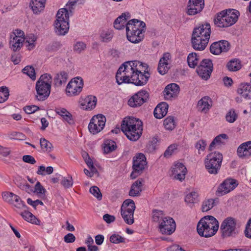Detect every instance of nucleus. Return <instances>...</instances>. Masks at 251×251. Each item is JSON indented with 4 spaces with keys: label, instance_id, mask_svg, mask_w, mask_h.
<instances>
[{
    "label": "nucleus",
    "instance_id": "nucleus-1",
    "mask_svg": "<svg viewBox=\"0 0 251 251\" xmlns=\"http://www.w3.org/2000/svg\"><path fill=\"white\" fill-rule=\"evenodd\" d=\"M121 129L129 140L135 141L142 134L143 123L133 117H126L122 122Z\"/></svg>",
    "mask_w": 251,
    "mask_h": 251
},
{
    "label": "nucleus",
    "instance_id": "nucleus-2",
    "mask_svg": "<svg viewBox=\"0 0 251 251\" xmlns=\"http://www.w3.org/2000/svg\"><path fill=\"white\" fill-rule=\"evenodd\" d=\"M219 224L212 216H205L198 222L197 230L201 237L208 238L214 235L218 230Z\"/></svg>",
    "mask_w": 251,
    "mask_h": 251
},
{
    "label": "nucleus",
    "instance_id": "nucleus-3",
    "mask_svg": "<svg viewBox=\"0 0 251 251\" xmlns=\"http://www.w3.org/2000/svg\"><path fill=\"white\" fill-rule=\"evenodd\" d=\"M239 13L234 9L224 10L216 14L214 19L215 25L219 27H227L238 20Z\"/></svg>",
    "mask_w": 251,
    "mask_h": 251
},
{
    "label": "nucleus",
    "instance_id": "nucleus-4",
    "mask_svg": "<svg viewBox=\"0 0 251 251\" xmlns=\"http://www.w3.org/2000/svg\"><path fill=\"white\" fill-rule=\"evenodd\" d=\"M52 81V76L50 74H44L40 76L35 87L37 100L44 101L47 99L50 93Z\"/></svg>",
    "mask_w": 251,
    "mask_h": 251
},
{
    "label": "nucleus",
    "instance_id": "nucleus-5",
    "mask_svg": "<svg viewBox=\"0 0 251 251\" xmlns=\"http://www.w3.org/2000/svg\"><path fill=\"white\" fill-rule=\"evenodd\" d=\"M54 21V31L59 36L66 35L69 29V14L67 8L60 9L56 15Z\"/></svg>",
    "mask_w": 251,
    "mask_h": 251
},
{
    "label": "nucleus",
    "instance_id": "nucleus-6",
    "mask_svg": "<svg viewBox=\"0 0 251 251\" xmlns=\"http://www.w3.org/2000/svg\"><path fill=\"white\" fill-rule=\"evenodd\" d=\"M223 155L219 152L208 154L205 159L204 164L207 171L210 174L216 175L220 169Z\"/></svg>",
    "mask_w": 251,
    "mask_h": 251
},
{
    "label": "nucleus",
    "instance_id": "nucleus-7",
    "mask_svg": "<svg viewBox=\"0 0 251 251\" xmlns=\"http://www.w3.org/2000/svg\"><path fill=\"white\" fill-rule=\"evenodd\" d=\"M237 220L232 217H228L222 223L220 226L221 236L223 238L235 237L239 233L237 227Z\"/></svg>",
    "mask_w": 251,
    "mask_h": 251
},
{
    "label": "nucleus",
    "instance_id": "nucleus-8",
    "mask_svg": "<svg viewBox=\"0 0 251 251\" xmlns=\"http://www.w3.org/2000/svg\"><path fill=\"white\" fill-rule=\"evenodd\" d=\"M136 206L131 199L126 200L121 207V214L126 223L132 225L134 223L133 215Z\"/></svg>",
    "mask_w": 251,
    "mask_h": 251
},
{
    "label": "nucleus",
    "instance_id": "nucleus-9",
    "mask_svg": "<svg viewBox=\"0 0 251 251\" xmlns=\"http://www.w3.org/2000/svg\"><path fill=\"white\" fill-rule=\"evenodd\" d=\"M147 164L146 158L142 153L137 154L133 158V171L130 174L132 179H135L142 173Z\"/></svg>",
    "mask_w": 251,
    "mask_h": 251
},
{
    "label": "nucleus",
    "instance_id": "nucleus-10",
    "mask_svg": "<svg viewBox=\"0 0 251 251\" xmlns=\"http://www.w3.org/2000/svg\"><path fill=\"white\" fill-rule=\"evenodd\" d=\"M106 122V118L102 114L95 115L91 119L88 125L89 131L96 134L100 132L104 127Z\"/></svg>",
    "mask_w": 251,
    "mask_h": 251
},
{
    "label": "nucleus",
    "instance_id": "nucleus-11",
    "mask_svg": "<svg viewBox=\"0 0 251 251\" xmlns=\"http://www.w3.org/2000/svg\"><path fill=\"white\" fill-rule=\"evenodd\" d=\"M213 71V63L209 59H204L197 68V73L202 79L207 80L209 78Z\"/></svg>",
    "mask_w": 251,
    "mask_h": 251
},
{
    "label": "nucleus",
    "instance_id": "nucleus-12",
    "mask_svg": "<svg viewBox=\"0 0 251 251\" xmlns=\"http://www.w3.org/2000/svg\"><path fill=\"white\" fill-rule=\"evenodd\" d=\"M149 98V93L146 90H142L135 94L129 99L128 104L131 107H138L147 102Z\"/></svg>",
    "mask_w": 251,
    "mask_h": 251
},
{
    "label": "nucleus",
    "instance_id": "nucleus-13",
    "mask_svg": "<svg viewBox=\"0 0 251 251\" xmlns=\"http://www.w3.org/2000/svg\"><path fill=\"white\" fill-rule=\"evenodd\" d=\"M83 81L81 77H76L71 80L66 87V93L68 96H75L82 91Z\"/></svg>",
    "mask_w": 251,
    "mask_h": 251
},
{
    "label": "nucleus",
    "instance_id": "nucleus-14",
    "mask_svg": "<svg viewBox=\"0 0 251 251\" xmlns=\"http://www.w3.org/2000/svg\"><path fill=\"white\" fill-rule=\"evenodd\" d=\"M211 34V26L209 23H206L204 24H201L197 27L194 28L192 37L210 39Z\"/></svg>",
    "mask_w": 251,
    "mask_h": 251
},
{
    "label": "nucleus",
    "instance_id": "nucleus-15",
    "mask_svg": "<svg viewBox=\"0 0 251 251\" xmlns=\"http://www.w3.org/2000/svg\"><path fill=\"white\" fill-rule=\"evenodd\" d=\"M176 223L171 217H166L159 224L158 228L160 232L163 234L171 235L176 229Z\"/></svg>",
    "mask_w": 251,
    "mask_h": 251
},
{
    "label": "nucleus",
    "instance_id": "nucleus-16",
    "mask_svg": "<svg viewBox=\"0 0 251 251\" xmlns=\"http://www.w3.org/2000/svg\"><path fill=\"white\" fill-rule=\"evenodd\" d=\"M237 186L236 181L232 178L226 179L218 187L216 192L218 196H223L233 190Z\"/></svg>",
    "mask_w": 251,
    "mask_h": 251
},
{
    "label": "nucleus",
    "instance_id": "nucleus-17",
    "mask_svg": "<svg viewBox=\"0 0 251 251\" xmlns=\"http://www.w3.org/2000/svg\"><path fill=\"white\" fill-rule=\"evenodd\" d=\"M150 77V74L148 71L144 70L142 72L141 70L131 75V82L136 86H143L147 84Z\"/></svg>",
    "mask_w": 251,
    "mask_h": 251
},
{
    "label": "nucleus",
    "instance_id": "nucleus-18",
    "mask_svg": "<svg viewBox=\"0 0 251 251\" xmlns=\"http://www.w3.org/2000/svg\"><path fill=\"white\" fill-rule=\"evenodd\" d=\"M230 48L228 41L222 40L213 43L210 47V51L213 54H219L222 52H227Z\"/></svg>",
    "mask_w": 251,
    "mask_h": 251
},
{
    "label": "nucleus",
    "instance_id": "nucleus-19",
    "mask_svg": "<svg viewBox=\"0 0 251 251\" xmlns=\"http://www.w3.org/2000/svg\"><path fill=\"white\" fill-rule=\"evenodd\" d=\"M204 0H189L187 6V14L194 15L200 13L204 8Z\"/></svg>",
    "mask_w": 251,
    "mask_h": 251
},
{
    "label": "nucleus",
    "instance_id": "nucleus-20",
    "mask_svg": "<svg viewBox=\"0 0 251 251\" xmlns=\"http://www.w3.org/2000/svg\"><path fill=\"white\" fill-rule=\"evenodd\" d=\"M146 24L138 19H133L129 20L126 25V31L138 32L142 30V32H145L146 29Z\"/></svg>",
    "mask_w": 251,
    "mask_h": 251
},
{
    "label": "nucleus",
    "instance_id": "nucleus-21",
    "mask_svg": "<svg viewBox=\"0 0 251 251\" xmlns=\"http://www.w3.org/2000/svg\"><path fill=\"white\" fill-rule=\"evenodd\" d=\"M179 91V86L176 83L167 85L163 92L165 99L169 100L173 98L177 97Z\"/></svg>",
    "mask_w": 251,
    "mask_h": 251
},
{
    "label": "nucleus",
    "instance_id": "nucleus-22",
    "mask_svg": "<svg viewBox=\"0 0 251 251\" xmlns=\"http://www.w3.org/2000/svg\"><path fill=\"white\" fill-rule=\"evenodd\" d=\"M172 172L176 179L182 181L185 178L187 169L182 163H177L172 168Z\"/></svg>",
    "mask_w": 251,
    "mask_h": 251
},
{
    "label": "nucleus",
    "instance_id": "nucleus-23",
    "mask_svg": "<svg viewBox=\"0 0 251 251\" xmlns=\"http://www.w3.org/2000/svg\"><path fill=\"white\" fill-rule=\"evenodd\" d=\"M130 17V13L128 12L122 13L121 15L119 16L113 23L115 28L120 30L124 29L126 25V21Z\"/></svg>",
    "mask_w": 251,
    "mask_h": 251
},
{
    "label": "nucleus",
    "instance_id": "nucleus-24",
    "mask_svg": "<svg viewBox=\"0 0 251 251\" xmlns=\"http://www.w3.org/2000/svg\"><path fill=\"white\" fill-rule=\"evenodd\" d=\"M25 38L20 37H13L12 35L10 36L9 41V47L14 52L18 51L23 46L25 41Z\"/></svg>",
    "mask_w": 251,
    "mask_h": 251
},
{
    "label": "nucleus",
    "instance_id": "nucleus-25",
    "mask_svg": "<svg viewBox=\"0 0 251 251\" xmlns=\"http://www.w3.org/2000/svg\"><path fill=\"white\" fill-rule=\"evenodd\" d=\"M144 32H142V30L137 32L136 31L132 32L131 31H126L127 39L132 43H138L144 39Z\"/></svg>",
    "mask_w": 251,
    "mask_h": 251
},
{
    "label": "nucleus",
    "instance_id": "nucleus-26",
    "mask_svg": "<svg viewBox=\"0 0 251 251\" xmlns=\"http://www.w3.org/2000/svg\"><path fill=\"white\" fill-rule=\"evenodd\" d=\"M212 105V100L208 96H204L200 100L198 103V108L201 112L206 113Z\"/></svg>",
    "mask_w": 251,
    "mask_h": 251
},
{
    "label": "nucleus",
    "instance_id": "nucleus-27",
    "mask_svg": "<svg viewBox=\"0 0 251 251\" xmlns=\"http://www.w3.org/2000/svg\"><path fill=\"white\" fill-rule=\"evenodd\" d=\"M209 39L199 38L196 37L191 38L192 47L194 50H203L207 46Z\"/></svg>",
    "mask_w": 251,
    "mask_h": 251
},
{
    "label": "nucleus",
    "instance_id": "nucleus-28",
    "mask_svg": "<svg viewBox=\"0 0 251 251\" xmlns=\"http://www.w3.org/2000/svg\"><path fill=\"white\" fill-rule=\"evenodd\" d=\"M168 110V104L165 102H161L155 108L154 116L157 119H161L166 115Z\"/></svg>",
    "mask_w": 251,
    "mask_h": 251
},
{
    "label": "nucleus",
    "instance_id": "nucleus-29",
    "mask_svg": "<svg viewBox=\"0 0 251 251\" xmlns=\"http://www.w3.org/2000/svg\"><path fill=\"white\" fill-rule=\"evenodd\" d=\"M143 181V179H139L132 184L129 192V195L130 196L135 197L140 195L142 191Z\"/></svg>",
    "mask_w": 251,
    "mask_h": 251
},
{
    "label": "nucleus",
    "instance_id": "nucleus-30",
    "mask_svg": "<svg viewBox=\"0 0 251 251\" xmlns=\"http://www.w3.org/2000/svg\"><path fill=\"white\" fill-rule=\"evenodd\" d=\"M97 101V99L95 96L90 95L81 101V105L83 106H85L86 110H92L96 107Z\"/></svg>",
    "mask_w": 251,
    "mask_h": 251
},
{
    "label": "nucleus",
    "instance_id": "nucleus-31",
    "mask_svg": "<svg viewBox=\"0 0 251 251\" xmlns=\"http://www.w3.org/2000/svg\"><path fill=\"white\" fill-rule=\"evenodd\" d=\"M28 208L26 205V208H21L20 209L23 210V212H22L20 213V215L26 221L37 225L38 224L37 223V221L39 222V221L34 215L28 211Z\"/></svg>",
    "mask_w": 251,
    "mask_h": 251
},
{
    "label": "nucleus",
    "instance_id": "nucleus-32",
    "mask_svg": "<svg viewBox=\"0 0 251 251\" xmlns=\"http://www.w3.org/2000/svg\"><path fill=\"white\" fill-rule=\"evenodd\" d=\"M46 0H32L29 6L31 7L34 13L38 14L43 10Z\"/></svg>",
    "mask_w": 251,
    "mask_h": 251
},
{
    "label": "nucleus",
    "instance_id": "nucleus-33",
    "mask_svg": "<svg viewBox=\"0 0 251 251\" xmlns=\"http://www.w3.org/2000/svg\"><path fill=\"white\" fill-rule=\"evenodd\" d=\"M68 79V74L65 71H61L56 74L53 78L54 85L56 86H60L63 83H65Z\"/></svg>",
    "mask_w": 251,
    "mask_h": 251
},
{
    "label": "nucleus",
    "instance_id": "nucleus-34",
    "mask_svg": "<svg viewBox=\"0 0 251 251\" xmlns=\"http://www.w3.org/2000/svg\"><path fill=\"white\" fill-rule=\"evenodd\" d=\"M127 65L129 67L128 71L130 75H134L136 73L141 71V66L142 62L135 60L126 62Z\"/></svg>",
    "mask_w": 251,
    "mask_h": 251
},
{
    "label": "nucleus",
    "instance_id": "nucleus-35",
    "mask_svg": "<svg viewBox=\"0 0 251 251\" xmlns=\"http://www.w3.org/2000/svg\"><path fill=\"white\" fill-rule=\"evenodd\" d=\"M218 202V199H209L202 202L201 209L202 212H207L212 209L217 203Z\"/></svg>",
    "mask_w": 251,
    "mask_h": 251
},
{
    "label": "nucleus",
    "instance_id": "nucleus-36",
    "mask_svg": "<svg viewBox=\"0 0 251 251\" xmlns=\"http://www.w3.org/2000/svg\"><path fill=\"white\" fill-rule=\"evenodd\" d=\"M129 73H124L122 75H116V82L118 85H121L123 83H131V75Z\"/></svg>",
    "mask_w": 251,
    "mask_h": 251
},
{
    "label": "nucleus",
    "instance_id": "nucleus-37",
    "mask_svg": "<svg viewBox=\"0 0 251 251\" xmlns=\"http://www.w3.org/2000/svg\"><path fill=\"white\" fill-rule=\"evenodd\" d=\"M241 61L238 59H234L229 61L226 67L229 71H237L241 68Z\"/></svg>",
    "mask_w": 251,
    "mask_h": 251
},
{
    "label": "nucleus",
    "instance_id": "nucleus-38",
    "mask_svg": "<svg viewBox=\"0 0 251 251\" xmlns=\"http://www.w3.org/2000/svg\"><path fill=\"white\" fill-rule=\"evenodd\" d=\"M198 196V194L197 192H192L185 196V201L190 204V206L191 207L193 204L199 201Z\"/></svg>",
    "mask_w": 251,
    "mask_h": 251
},
{
    "label": "nucleus",
    "instance_id": "nucleus-39",
    "mask_svg": "<svg viewBox=\"0 0 251 251\" xmlns=\"http://www.w3.org/2000/svg\"><path fill=\"white\" fill-rule=\"evenodd\" d=\"M104 144L103 152L106 154L114 151L117 148L115 142L111 140L105 141Z\"/></svg>",
    "mask_w": 251,
    "mask_h": 251
},
{
    "label": "nucleus",
    "instance_id": "nucleus-40",
    "mask_svg": "<svg viewBox=\"0 0 251 251\" xmlns=\"http://www.w3.org/2000/svg\"><path fill=\"white\" fill-rule=\"evenodd\" d=\"M199 56L195 52L190 53L187 57V62L190 67L194 68L198 64Z\"/></svg>",
    "mask_w": 251,
    "mask_h": 251
},
{
    "label": "nucleus",
    "instance_id": "nucleus-41",
    "mask_svg": "<svg viewBox=\"0 0 251 251\" xmlns=\"http://www.w3.org/2000/svg\"><path fill=\"white\" fill-rule=\"evenodd\" d=\"M152 218L154 222L158 223L159 224L162 222L164 218H166L164 216L163 212L161 210L153 209L152 211Z\"/></svg>",
    "mask_w": 251,
    "mask_h": 251
},
{
    "label": "nucleus",
    "instance_id": "nucleus-42",
    "mask_svg": "<svg viewBox=\"0 0 251 251\" xmlns=\"http://www.w3.org/2000/svg\"><path fill=\"white\" fill-rule=\"evenodd\" d=\"M163 125L165 128L169 130H172L174 129L176 126V124L173 116H169L167 117L164 120Z\"/></svg>",
    "mask_w": 251,
    "mask_h": 251
},
{
    "label": "nucleus",
    "instance_id": "nucleus-43",
    "mask_svg": "<svg viewBox=\"0 0 251 251\" xmlns=\"http://www.w3.org/2000/svg\"><path fill=\"white\" fill-rule=\"evenodd\" d=\"M40 144L41 149L44 151L50 152L53 149L52 144L44 138H41L40 140Z\"/></svg>",
    "mask_w": 251,
    "mask_h": 251
},
{
    "label": "nucleus",
    "instance_id": "nucleus-44",
    "mask_svg": "<svg viewBox=\"0 0 251 251\" xmlns=\"http://www.w3.org/2000/svg\"><path fill=\"white\" fill-rule=\"evenodd\" d=\"M11 204L18 209L26 208V204L22 201L20 197L16 194L14 196Z\"/></svg>",
    "mask_w": 251,
    "mask_h": 251
},
{
    "label": "nucleus",
    "instance_id": "nucleus-45",
    "mask_svg": "<svg viewBox=\"0 0 251 251\" xmlns=\"http://www.w3.org/2000/svg\"><path fill=\"white\" fill-rule=\"evenodd\" d=\"M238 114L236 113L234 109H230L226 115V119L227 122L230 123H234L238 118Z\"/></svg>",
    "mask_w": 251,
    "mask_h": 251
},
{
    "label": "nucleus",
    "instance_id": "nucleus-46",
    "mask_svg": "<svg viewBox=\"0 0 251 251\" xmlns=\"http://www.w3.org/2000/svg\"><path fill=\"white\" fill-rule=\"evenodd\" d=\"M23 73L26 74L32 80L36 79V74L34 68L31 66L25 67L22 70Z\"/></svg>",
    "mask_w": 251,
    "mask_h": 251
},
{
    "label": "nucleus",
    "instance_id": "nucleus-47",
    "mask_svg": "<svg viewBox=\"0 0 251 251\" xmlns=\"http://www.w3.org/2000/svg\"><path fill=\"white\" fill-rule=\"evenodd\" d=\"M9 95V90L7 87H0V103L3 102L6 100Z\"/></svg>",
    "mask_w": 251,
    "mask_h": 251
},
{
    "label": "nucleus",
    "instance_id": "nucleus-48",
    "mask_svg": "<svg viewBox=\"0 0 251 251\" xmlns=\"http://www.w3.org/2000/svg\"><path fill=\"white\" fill-rule=\"evenodd\" d=\"M60 183L66 189L71 187L73 185V180L72 176L68 175L67 177H63Z\"/></svg>",
    "mask_w": 251,
    "mask_h": 251
},
{
    "label": "nucleus",
    "instance_id": "nucleus-49",
    "mask_svg": "<svg viewBox=\"0 0 251 251\" xmlns=\"http://www.w3.org/2000/svg\"><path fill=\"white\" fill-rule=\"evenodd\" d=\"M113 36V33L109 30L103 31L100 33V37L104 42H109L112 39Z\"/></svg>",
    "mask_w": 251,
    "mask_h": 251
},
{
    "label": "nucleus",
    "instance_id": "nucleus-50",
    "mask_svg": "<svg viewBox=\"0 0 251 251\" xmlns=\"http://www.w3.org/2000/svg\"><path fill=\"white\" fill-rule=\"evenodd\" d=\"M90 192L98 200L102 199V194L100 189L97 186H92L90 188Z\"/></svg>",
    "mask_w": 251,
    "mask_h": 251
},
{
    "label": "nucleus",
    "instance_id": "nucleus-51",
    "mask_svg": "<svg viewBox=\"0 0 251 251\" xmlns=\"http://www.w3.org/2000/svg\"><path fill=\"white\" fill-rule=\"evenodd\" d=\"M168 63H165V62L161 61L159 62L158 66L157 68L158 71L161 75L165 74L168 71Z\"/></svg>",
    "mask_w": 251,
    "mask_h": 251
},
{
    "label": "nucleus",
    "instance_id": "nucleus-52",
    "mask_svg": "<svg viewBox=\"0 0 251 251\" xmlns=\"http://www.w3.org/2000/svg\"><path fill=\"white\" fill-rule=\"evenodd\" d=\"M26 42L28 43V45H26L28 49L30 50L33 49L35 47V42L36 41V37L35 35L33 34H31L29 36H27Z\"/></svg>",
    "mask_w": 251,
    "mask_h": 251
},
{
    "label": "nucleus",
    "instance_id": "nucleus-53",
    "mask_svg": "<svg viewBox=\"0 0 251 251\" xmlns=\"http://www.w3.org/2000/svg\"><path fill=\"white\" fill-rule=\"evenodd\" d=\"M86 48V45L83 42L77 41L74 45V50L77 53H80Z\"/></svg>",
    "mask_w": 251,
    "mask_h": 251
},
{
    "label": "nucleus",
    "instance_id": "nucleus-54",
    "mask_svg": "<svg viewBox=\"0 0 251 251\" xmlns=\"http://www.w3.org/2000/svg\"><path fill=\"white\" fill-rule=\"evenodd\" d=\"M110 242L114 244H118L125 242V238L119 234H112L109 238Z\"/></svg>",
    "mask_w": 251,
    "mask_h": 251
},
{
    "label": "nucleus",
    "instance_id": "nucleus-55",
    "mask_svg": "<svg viewBox=\"0 0 251 251\" xmlns=\"http://www.w3.org/2000/svg\"><path fill=\"white\" fill-rule=\"evenodd\" d=\"M242 144L239 146L237 149V154L239 157L243 158L246 156H249V153H248L246 148Z\"/></svg>",
    "mask_w": 251,
    "mask_h": 251
},
{
    "label": "nucleus",
    "instance_id": "nucleus-56",
    "mask_svg": "<svg viewBox=\"0 0 251 251\" xmlns=\"http://www.w3.org/2000/svg\"><path fill=\"white\" fill-rule=\"evenodd\" d=\"M206 142L203 139H201L197 142L195 144V148L198 150L199 153H200V151H204L206 146Z\"/></svg>",
    "mask_w": 251,
    "mask_h": 251
},
{
    "label": "nucleus",
    "instance_id": "nucleus-57",
    "mask_svg": "<svg viewBox=\"0 0 251 251\" xmlns=\"http://www.w3.org/2000/svg\"><path fill=\"white\" fill-rule=\"evenodd\" d=\"M61 47V44L59 42H53L48 45L47 50L49 51H55L58 50Z\"/></svg>",
    "mask_w": 251,
    "mask_h": 251
},
{
    "label": "nucleus",
    "instance_id": "nucleus-58",
    "mask_svg": "<svg viewBox=\"0 0 251 251\" xmlns=\"http://www.w3.org/2000/svg\"><path fill=\"white\" fill-rule=\"evenodd\" d=\"M251 86L248 83H242L237 90L239 94H242L244 92L250 90Z\"/></svg>",
    "mask_w": 251,
    "mask_h": 251
},
{
    "label": "nucleus",
    "instance_id": "nucleus-59",
    "mask_svg": "<svg viewBox=\"0 0 251 251\" xmlns=\"http://www.w3.org/2000/svg\"><path fill=\"white\" fill-rule=\"evenodd\" d=\"M34 192H36L38 195H45L46 190L41 185V183L38 181L35 184Z\"/></svg>",
    "mask_w": 251,
    "mask_h": 251
},
{
    "label": "nucleus",
    "instance_id": "nucleus-60",
    "mask_svg": "<svg viewBox=\"0 0 251 251\" xmlns=\"http://www.w3.org/2000/svg\"><path fill=\"white\" fill-rule=\"evenodd\" d=\"M177 148V145L175 144H172L169 146L166 150L164 152V156L168 157L172 155L174 151Z\"/></svg>",
    "mask_w": 251,
    "mask_h": 251
},
{
    "label": "nucleus",
    "instance_id": "nucleus-61",
    "mask_svg": "<svg viewBox=\"0 0 251 251\" xmlns=\"http://www.w3.org/2000/svg\"><path fill=\"white\" fill-rule=\"evenodd\" d=\"M14 195L15 194L12 192H4L2 193V198L5 201L11 204Z\"/></svg>",
    "mask_w": 251,
    "mask_h": 251
},
{
    "label": "nucleus",
    "instance_id": "nucleus-62",
    "mask_svg": "<svg viewBox=\"0 0 251 251\" xmlns=\"http://www.w3.org/2000/svg\"><path fill=\"white\" fill-rule=\"evenodd\" d=\"M129 67H128V65H127L126 62L125 63L123 64L118 69L116 75H122L124 73H129L128 69Z\"/></svg>",
    "mask_w": 251,
    "mask_h": 251
},
{
    "label": "nucleus",
    "instance_id": "nucleus-63",
    "mask_svg": "<svg viewBox=\"0 0 251 251\" xmlns=\"http://www.w3.org/2000/svg\"><path fill=\"white\" fill-rule=\"evenodd\" d=\"M20 181H21V182H19L18 180L16 179L15 183L20 189H26L30 187V186L26 182L25 180L20 178Z\"/></svg>",
    "mask_w": 251,
    "mask_h": 251
},
{
    "label": "nucleus",
    "instance_id": "nucleus-64",
    "mask_svg": "<svg viewBox=\"0 0 251 251\" xmlns=\"http://www.w3.org/2000/svg\"><path fill=\"white\" fill-rule=\"evenodd\" d=\"M245 235L247 238H251V218L248 221L246 225Z\"/></svg>",
    "mask_w": 251,
    "mask_h": 251
}]
</instances>
